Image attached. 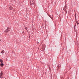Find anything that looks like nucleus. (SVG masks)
Segmentation results:
<instances>
[{
  "instance_id": "f257e3e1",
  "label": "nucleus",
  "mask_w": 79,
  "mask_h": 79,
  "mask_svg": "<svg viewBox=\"0 0 79 79\" xmlns=\"http://www.w3.org/2000/svg\"><path fill=\"white\" fill-rule=\"evenodd\" d=\"M65 5L63 9V10H64V11H65V14H66L67 13V11H66V8H67V7H66V3H65Z\"/></svg>"
},
{
  "instance_id": "f03ea898",
  "label": "nucleus",
  "mask_w": 79,
  "mask_h": 79,
  "mask_svg": "<svg viewBox=\"0 0 79 79\" xmlns=\"http://www.w3.org/2000/svg\"><path fill=\"white\" fill-rule=\"evenodd\" d=\"M0 62L1 63H0V66H4V64H3V60L1 59L0 60Z\"/></svg>"
},
{
  "instance_id": "7ed1b4c3",
  "label": "nucleus",
  "mask_w": 79,
  "mask_h": 79,
  "mask_svg": "<svg viewBox=\"0 0 79 79\" xmlns=\"http://www.w3.org/2000/svg\"><path fill=\"white\" fill-rule=\"evenodd\" d=\"M1 53H2V54H3V53H5V51H3V50H2L1 51Z\"/></svg>"
},
{
  "instance_id": "20e7f679",
  "label": "nucleus",
  "mask_w": 79,
  "mask_h": 79,
  "mask_svg": "<svg viewBox=\"0 0 79 79\" xmlns=\"http://www.w3.org/2000/svg\"><path fill=\"white\" fill-rule=\"evenodd\" d=\"M2 75H3V73H2V71L1 73L0 74V76H2Z\"/></svg>"
},
{
  "instance_id": "39448f33",
  "label": "nucleus",
  "mask_w": 79,
  "mask_h": 79,
  "mask_svg": "<svg viewBox=\"0 0 79 79\" xmlns=\"http://www.w3.org/2000/svg\"><path fill=\"white\" fill-rule=\"evenodd\" d=\"M8 31H9V30H8V29H6V33L8 32Z\"/></svg>"
},
{
  "instance_id": "423d86ee",
  "label": "nucleus",
  "mask_w": 79,
  "mask_h": 79,
  "mask_svg": "<svg viewBox=\"0 0 79 79\" xmlns=\"http://www.w3.org/2000/svg\"><path fill=\"white\" fill-rule=\"evenodd\" d=\"M11 8H12V7L11 6L9 7V8L10 10H11Z\"/></svg>"
},
{
  "instance_id": "0eeeda50",
  "label": "nucleus",
  "mask_w": 79,
  "mask_h": 79,
  "mask_svg": "<svg viewBox=\"0 0 79 79\" xmlns=\"http://www.w3.org/2000/svg\"><path fill=\"white\" fill-rule=\"evenodd\" d=\"M7 29L8 30H9V29H10V27H8L7 28Z\"/></svg>"
},
{
  "instance_id": "6e6552de",
  "label": "nucleus",
  "mask_w": 79,
  "mask_h": 79,
  "mask_svg": "<svg viewBox=\"0 0 79 79\" xmlns=\"http://www.w3.org/2000/svg\"><path fill=\"white\" fill-rule=\"evenodd\" d=\"M23 34H24V31H23Z\"/></svg>"
},
{
  "instance_id": "1a4fd4ad",
  "label": "nucleus",
  "mask_w": 79,
  "mask_h": 79,
  "mask_svg": "<svg viewBox=\"0 0 79 79\" xmlns=\"http://www.w3.org/2000/svg\"><path fill=\"white\" fill-rule=\"evenodd\" d=\"M77 25H78V24H79V23H78L77 22Z\"/></svg>"
},
{
  "instance_id": "9d476101",
  "label": "nucleus",
  "mask_w": 79,
  "mask_h": 79,
  "mask_svg": "<svg viewBox=\"0 0 79 79\" xmlns=\"http://www.w3.org/2000/svg\"><path fill=\"white\" fill-rule=\"evenodd\" d=\"M57 67H58V68H59V67H60V66L58 65V66H57Z\"/></svg>"
},
{
  "instance_id": "9b49d317",
  "label": "nucleus",
  "mask_w": 79,
  "mask_h": 79,
  "mask_svg": "<svg viewBox=\"0 0 79 79\" xmlns=\"http://www.w3.org/2000/svg\"><path fill=\"white\" fill-rule=\"evenodd\" d=\"M0 78H2V77L1 76H0Z\"/></svg>"
},
{
  "instance_id": "f8f14e48",
  "label": "nucleus",
  "mask_w": 79,
  "mask_h": 79,
  "mask_svg": "<svg viewBox=\"0 0 79 79\" xmlns=\"http://www.w3.org/2000/svg\"><path fill=\"white\" fill-rule=\"evenodd\" d=\"M37 44H39V42H38V43H37Z\"/></svg>"
},
{
  "instance_id": "ddd939ff",
  "label": "nucleus",
  "mask_w": 79,
  "mask_h": 79,
  "mask_svg": "<svg viewBox=\"0 0 79 79\" xmlns=\"http://www.w3.org/2000/svg\"><path fill=\"white\" fill-rule=\"evenodd\" d=\"M25 29H26V30H27V28H26L25 27Z\"/></svg>"
},
{
  "instance_id": "4468645a",
  "label": "nucleus",
  "mask_w": 79,
  "mask_h": 79,
  "mask_svg": "<svg viewBox=\"0 0 79 79\" xmlns=\"http://www.w3.org/2000/svg\"><path fill=\"white\" fill-rule=\"evenodd\" d=\"M75 27H76V25L74 26V27L75 28Z\"/></svg>"
},
{
  "instance_id": "2eb2a0df",
  "label": "nucleus",
  "mask_w": 79,
  "mask_h": 79,
  "mask_svg": "<svg viewBox=\"0 0 79 79\" xmlns=\"http://www.w3.org/2000/svg\"><path fill=\"white\" fill-rule=\"evenodd\" d=\"M0 41H1V40H0Z\"/></svg>"
}]
</instances>
